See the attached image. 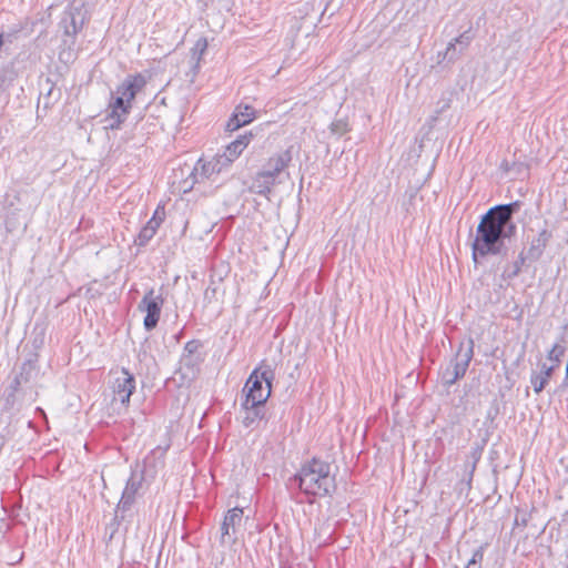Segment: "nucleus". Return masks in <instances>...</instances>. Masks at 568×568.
Returning <instances> with one entry per match:
<instances>
[{"label": "nucleus", "instance_id": "f257e3e1", "mask_svg": "<svg viewBox=\"0 0 568 568\" xmlns=\"http://www.w3.org/2000/svg\"><path fill=\"white\" fill-rule=\"evenodd\" d=\"M520 209V202L515 201L490 207L480 219L471 243V255L477 263L479 257L488 255L505 256V242L517 232L513 216Z\"/></svg>", "mask_w": 568, "mask_h": 568}, {"label": "nucleus", "instance_id": "f03ea898", "mask_svg": "<svg viewBox=\"0 0 568 568\" xmlns=\"http://www.w3.org/2000/svg\"><path fill=\"white\" fill-rule=\"evenodd\" d=\"M291 480L297 484L306 495L327 496L336 488L335 477L331 474V465L318 458L303 464Z\"/></svg>", "mask_w": 568, "mask_h": 568}, {"label": "nucleus", "instance_id": "7ed1b4c3", "mask_svg": "<svg viewBox=\"0 0 568 568\" xmlns=\"http://www.w3.org/2000/svg\"><path fill=\"white\" fill-rule=\"evenodd\" d=\"M90 14L83 0H72L63 10L59 29L62 31V42L71 49L75 44L77 36L89 21Z\"/></svg>", "mask_w": 568, "mask_h": 568}, {"label": "nucleus", "instance_id": "20e7f679", "mask_svg": "<svg viewBox=\"0 0 568 568\" xmlns=\"http://www.w3.org/2000/svg\"><path fill=\"white\" fill-rule=\"evenodd\" d=\"M274 377V371L267 365L255 368L244 385V402L255 406L257 404H265L271 396Z\"/></svg>", "mask_w": 568, "mask_h": 568}, {"label": "nucleus", "instance_id": "39448f33", "mask_svg": "<svg viewBox=\"0 0 568 568\" xmlns=\"http://www.w3.org/2000/svg\"><path fill=\"white\" fill-rule=\"evenodd\" d=\"M163 305L164 297L161 293L156 294L154 288H150L148 292H145L144 296L138 305V310L145 313L143 320V326L145 331L151 332L156 327L161 317Z\"/></svg>", "mask_w": 568, "mask_h": 568}, {"label": "nucleus", "instance_id": "423d86ee", "mask_svg": "<svg viewBox=\"0 0 568 568\" xmlns=\"http://www.w3.org/2000/svg\"><path fill=\"white\" fill-rule=\"evenodd\" d=\"M243 509L234 507L224 516L221 524L220 542L222 545H234L243 527Z\"/></svg>", "mask_w": 568, "mask_h": 568}, {"label": "nucleus", "instance_id": "0eeeda50", "mask_svg": "<svg viewBox=\"0 0 568 568\" xmlns=\"http://www.w3.org/2000/svg\"><path fill=\"white\" fill-rule=\"evenodd\" d=\"M143 476L132 473L128 479L125 488L122 493L121 499L115 509L116 518L125 519L126 515L131 511L132 506L135 503L136 495L142 487Z\"/></svg>", "mask_w": 568, "mask_h": 568}, {"label": "nucleus", "instance_id": "6e6552de", "mask_svg": "<svg viewBox=\"0 0 568 568\" xmlns=\"http://www.w3.org/2000/svg\"><path fill=\"white\" fill-rule=\"evenodd\" d=\"M115 375L112 382L113 400H119L121 404L128 405L135 389L134 376L126 368H121L115 372Z\"/></svg>", "mask_w": 568, "mask_h": 568}, {"label": "nucleus", "instance_id": "1a4fd4ad", "mask_svg": "<svg viewBox=\"0 0 568 568\" xmlns=\"http://www.w3.org/2000/svg\"><path fill=\"white\" fill-rule=\"evenodd\" d=\"M131 108L132 104H129L121 94H116L109 104L108 128L111 130L120 129L121 124L126 120Z\"/></svg>", "mask_w": 568, "mask_h": 568}, {"label": "nucleus", "instance_id": "9d476101", "mask_svg": "<svg viewBox=\"0 0 568 568\" xmlns=\"http://www.w3.org/2000/svg\"><path fill=\"white\" fill-rule=\"evenodd\" d=\"M251 139L252 133L242 134L227 144L222 153L216 154V158L225 169L242 154L250 144Z\"/></svg>", "mask_w": 568, "mask_h": 568}, {"label": "nucleus", "instance_id": "9b49d317", "mask_svg": "<svg viewBox=\"0 0 568 568\" xmlns=\"http://www.w3.org/2000/svg\"><path fill=\"white\" fill-rule=\"evenodd\" d=\"M474 356V339L468 338L462 342L456 354L455 362L448 365L455 373V378H462L466 374L469 363Z\"/></svg>", "mask_w": 568, "mask_h": 568}, {"label": "nucleus", "instance_id": "f8f14e48", "mask_svg": "<svg viewBox=\"0 0 568 568\" xmlns=\"http://www.w3.org/2000/svg\"><path fill=\"white\" fill-rule=\"evenodd\" d=\"M145 85L146 78L143 74L136 73L133 75H128L125 80L116 88V94H121L124 100L131 104Z\"/></svg>", "mask_w": 568, "mask_h": 568}, {"label": "nucleus", "instance_id": "ddd939ff", "mask_svg": "<svg viewBox=\"0 0 568 568\" xmlns=\"http://www.w3.org/2000/svg\"><path fill=\"white\" fill-rule=\"evenodd\" d=\"M291 162L292 152L287 149L270 156L261 170L268 174L270 179L277 181L281 173L288 168Z\"/></svg>", "mask_w": 568, "mask_h": 568}, {"label": "nucleus", "instance_id": "4468645a", "mask_svg": "<svg viewBox=\"0 0 568 568\" xmlns=\"http://www.w3.org/2000/svg\"><path fill=\"white\" fill-rule=\"evenodd\" d=\"M473 40V37L468 31L462 33L459 37L455 38L450 41L443 53V61L447 60L448 62H454L463 54V52L468 48Z\"/></svg>", "mask_w": 568, "mask_h": 568}, {"label": "nucleus", "instance_id": "2eb2a0df", "mask_svg": "<svg viewBox=\"0 0 568 568\" xmlns=\"http://www.w3.org/2000/svg\"><path fill=\"white\" fill-rule=\"evenodd\" d=\"M255 119V110L251 105H239L234 110L232 116L226 122V130L236 131L243 125L251 123Z\"/></svg>", "mask_w": 568, "mask_h": 568}, {"label": "nucleus", "instance_id": "dca6fc26", "mask_svg": "<svg viewBox=\"0 0 568 568\" xmlns=\"http://www.w3.org/2000/svg\"><path fill=\"white\" fill-rule=\"evenodd\" d=\"M224 169L225 168L222 165V163L215 155L213 160L210 162L199 160L193 169L192 176L194 178L195 182H200L210 179L213 174H217L222 172Z\"/></svg>", "mask_w": 568, "mask_h": 568}, {"label": "nucleus", "instance_id": "f3484780", "mask_svg": "<svg viewBox=\"0 0 568 568\" xmlns=\"http://www.w3.org/2000/svg\"><path fill=\"white\" fill-rule=\"evenodd\" d=\"M277 183L278 181L270 179L268 174L260 170L252 179L250 190L258 195L268 196Z\"/></svg>", "mask_w": 568, "mask_h": 568}, {"label": "nucleus", "instance_id": "a211bd4d", "mask_svg": "<svg viewBox=\"0 0 568 568\" xmlns=\"http://www.w3.org/2000/svg\"><path fill=\"white\" fill-rule=\"evenodd\" d=\"M243 410L242 424L248 428L253 427L256 423L262 420L265 416L264 404L251 405V403L243 402L241 404Z\"/></svg>", "mask_w": 568, "mask_h": 568}, {"label": "nucleus", "instance_id": "6ab92c4d", "mask_svg": "<svg viewBox=\"0 0 568 568\" xmlns=\"http://www.w3.org/2000/svg\"><path fill=\"white\" fill-rule=\"evenodd\" d=\"M550 237H551V233L548 232L546 229L540 231L538 236L531 241L530 246L527 251V257L531 261L539 260L541 257Z\"/></svg>", "mask_w": 568, "mask_h": 568}, {"label": "nucleus", "instance_id": "aec40b11", "mask_svg": "<svg viewBox=\"0 0 568 568\" xmlns=\"http://www.w3.org/2000/svg\"><path fill=\"white\" fill-rule=\"evenodd\" d=\"M555 371V366H548L546 363L541 365L540 372H532L530 376V384L536 394H539L544 390L546 385L549 383V379Z\"/></svg>", "mask_w": 568, "mask_h": 568}, {"label": "nucleus", "instance_id": "412c9836", "mask_svg": "<svg viewBox=\"0 0 568 568\" xmlns=\"http://www.w3.org/2000/svg\"><path fill=\"white\" fill-rule=\"evenodd\" d=\"M201 362L200 355H187L182 354L180 359V369L186 368L189 372L185 373V376L192 375L194 376L197 372L199 364Z\"/></svg>", "mask_w": 568, "mask_h": 568}, {"label": "nucleus", "instance_id": "4be33fe9", "mask_svg": "<svg viewBox=\"0 0 568 568\" xmlns=\"http://www.w3.org/2000/svg\"><path fill=\"white\" fill-rule=\"evenodd\" d=\"M566 348H562L560 345H552L551 349L547 354V358L552 362L550 366L558 367L560 364V359L566 353Z\"/></svg>", "mask_w": 568, "mask_h": 568}, {"label": "nucleus", "instance_id": "5701e85b", "mask_svg": "<svg viewBox=\"0 0 568 568\" xmlns=\"http://www.w3.org/2000/svg\"><path fill=\"white\" fill-rule=\"evenodd\" d=\"M164 220V210L160 206L155 210L153 216L148 221V223L144 225L148 229L154 231L156 233L158 229L160 227L161 223Z\"/></svg>", "mask_w": 568, "mask_h": 568}, {"label": "nucleus", "instance_id": "b1692460", "mask_svg": "<svg viewBox=\"0 0 568 568\" xmlns=\"http://www.w3.org/2000/svg\"><path fill=\"white\" fill-rule=\"evenodd\" d=\"M526 258H528L527 255H525L524 252H521L518 255L517 260L514 262L511 271H509V272L505 271L506 276L508 278L516 277L520 273L521 267L525 264Z\"/></svg>", "mask_w": 568, "mask_h": 568}, {"label": "nucleus", "instance_id": "393cba45", "mask_svg": "<svg viewBox=\"0 0 568 568\" xmlns=\"http://www.w3.org/2000/svg\"><path fill=\"white\" fill-rule=\"evenodd\" d=\"M484 546L478 547L468 561L466 568H481V561L484 559Z\"/></svg>", "mask_w": 568, "mask_h": 568}, {"label": "nucleus", "instance_id": "a878e982", "mask_svg": "<svg viewBox=\"0 0 568 568\" xmlns=\"http://www.w3.org/2000/svg\"><path fill=\"white\" fill-rule=\"evenodd\" d=\"M16 78V73L12 69H3L0 71V89L9 87Z\"/></svg>", "mask_w": 568, "mask_h": 568}, {"label": "nucleus", "instance_id": "bb28decb", "mask_svg": "<svg viewBox=\"0 0 568 568\" xmlns=\"http://www.w3.org/2000/svg\"><path fill=\"white\" fill-rule=\"evenodd\" d=\"M554 345H560L567 349L568 345V322L564 323Z\"/></svg>", "mask_w": 568, "mask_h": 568}, {"label": "nucleus", "instance_id": "cd10ccee", "mask_svg": "<svg viewBox=\"0 0 568 568\" xmlns=\"http://www.w3.org/2000/svg\"><path fill=\"white\" fill-rule=\"evenodd\" d=\"M331 131L334 134L343 135L348 131L347 122L343 120H336L331 124Z\"/></svg>", "mask_w": 568, "mask_h": 568}, {"label": "nucleus", "instance_id": "c85d7f7f", "mask_svg": "<svg viewBox=\"0 0 568 568\" xmlns=\"http://www.w3.org/2000/svg\"><path fill=\"white\" fill-rule=\"evenodd\" d=\"M154 235V231L143 226L138 236L139 245H145Z\"/></svg>", "mask_w": 568, "mask_h": 568}, {"label": "nucleus", "instance_id": "c756f323", "mask_svg": "<svg viewBox=\"0 0 568 568\" xmlns=\"http://www.w3.org/2000/svg\"><path fill=\"white\" fill-rule=\"evenodd\" d=\"M442 378H443L444 384L447 386L454 385L459 379V378H455V373L453 372V369L449 366H447L445 368V371L443 372Z\"/></svg>", "mask_w": 568, "mask_h": 568}, {"label": "nucleus", "instance_id": "7c9ffc66", "mask_svg": "<svg viewBox=\"0 0 568 568\" xmlns=\"http://www.w3.org/2000/svg\"><path fill=\"white\" fill-rule=\"evenodd\" d=\"M199 348H200V343L199 341H189L185 346H184V349H183V353L182 354H187V355H199Z\"/></svg>", "mask_w": 568, "mask_h": 568}, {"label": "nucleus", "instance_id": "2f4dec72", "mask_svg": "<svg viewBox=\"0 0 568 568\" xmlns=\"http://www.w3.org/2000/svg\"><path fill=\"white\" fill-rule=\"evenodd\" d=\"M206 47H207V43H206V40L202 39V40H199L196 42V45H195V50H199V54L196 57V60H197V63L200 62L201 60V55L204 53V51L206 50ZM196 54V51H194L193 55Z\"/></svg>", "mask_w": 568, "mask_h": 568}, {"label": "nucleus", "instance_id": "473e14b6", "mask_svg": "<svg viewBox=\"0 0 568 568\" xmlns=\"http://www.w3.org/2000/svg\"><path fill=\"white\" fill-rule=\"evenodd\" d=\"M471 458H473V464H471V467H470V474H469V483L471 481V478H473V473L476 468V463L479 460L480 458V452H478L477 449H475L473 453H471Z\"/></svg>", "mask_w": 568, "mask_h": 568}, {"label": "nucleus", "instance_id": "72a5a7b5", "mask_svg": "<svg viewBox=\"0 0 568 568\" xmlns=\"http://www.w3.org/2000/svg\"><path fill=\"white\" fill-rule=\"evenodd\" d=\"M22 381H27L24 377H23V374H20L19 376H17L14 378V388H17L18 386L21 385Z\"/></svg>", "mask_w": 568, "mask_h": 568}, {"label": "nucleus", "instance_id": "f704fd0d", "mask_svg": "<svg viewBox=\"0 0 568 568\" xmlns=\"http://www.w3.org/2000/svg\"><path fill=\"white\" fill-rule=\"evenodd\" d=\"M214 294H215V288H212V290L206 288L204 296H205V298H211V296H214Z\"/></svg>", "mask_w": 568, "mask_h": 568}, {"label": "nucleus", "instance_id": "c9c22d12", "mask_svg": "<svg viewBox=\"0 0 568 568\" xmlns=\"http://www.w3.org/2000/svg\"><path fill=\"white\" fill-rule=\"evenodd\" d=\"M214 294H215V288H212V290L206 288L204 296H205V298H211V296H214Z\"/></svg>", "mask_w": 568, "mask_h": 568}]
</instances>
